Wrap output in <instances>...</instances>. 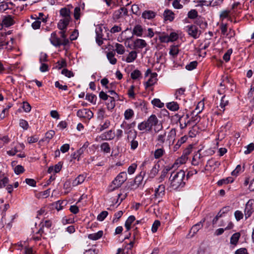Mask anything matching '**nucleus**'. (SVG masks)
Segmentation results:
<instances>
[{
	"instance_id": "nucleus-1",
	"label": "nucleus",
	"mask_w": 254,
	"mask_h": 254,
	"mask_svg": "<svg viewBox=\"0 0 254 254\" xmlns=\"http://www.w3.org/2000/svg\"><path fill=\"white\" fill-rule=\"evenodd\" d=\"M185 178V172L183 170L173 172L170 177L171 188L174 190H180L183 188L186 184Z\"/></svg>"
},
{
	"instance_id": "nucleus-2",
	"label": "nucleus",
	"mask_w": 254,
	"mask_h": 254,
	"mask_svg": "<svg viewBox=\"0 0 254 254\" xmlns=\"http://www.w3.org/2000/svg\"><path fill=\"white\" fill-rule=\"evenodd\" d=\"M60 14L62 19L58 23V28L59 29H66L71 20L70 11L68 8L64 7L60 9Z\"/></svg>"
},
{
	"instance_id": "nucleus-3",
	"label": "nucleus",
	"mask_w": 254,
	"mask_h": 254,
	"mask_svg": "<svg viewBox=\"0 0 254 254\" xmlns=\"http://www.w3.org/2000/svg\"><path fill=\"white\" fill-rule=\"evenodd\" d=\"M151 163L149 161H144L140 167L141 172L139 174L137 175L134 179V183L137 186L141 184L143 181L144 176H145L146 171L148 168H151Z\"/></svg>"
},
{
	"instance_id": "nucleus-4",
	"label": "nucleus",
	"mask_w": 254,
	"mask_h": 254,
	"mask_svg": "<svg viewBox=\"0 0 254 254\" xmlns=\"http://www.w3.org/2000/svg\"><path fill=\"white\" fill-rule=\"evenodd\" d=\"M151 129L153 127L155 133H158L163 130V127L162 123H159V120L155 115L152 114L146 120Z\"/></svg>"
},
{
	"instance_id": "nucleus-5",
	"label": "nucleus",
	"mask_w": 254,
	"mask_h": 254,
	"mask_svg": "<svg viewBox=\"0 0 254 254\" xmlns=\"http://www.w3.org/2000/svg\"><path fill=\"white\" fill-rule=\"evenodd\" d=\"M126 133L127 134V140L130 142V149L133 150L136 149L138 145V142L136 140L137 131L135 130H129Z\"/></svg>"
},
{
	"instance_id": "nucleus-6",
	"label": "nucleus",
	"mask_w": 254,
	"mask_h": 254,
	"mask_svg": "<svg viewBox=\"0 0 254 254\" xmlns=\"http://www.w3.org/2000/svg\"><path fill=\"white\" fill-rule=\"evenodd\" d=\"M127 175L126 172L120 173L113 181L112 183L114 185L113 190L119 188L127 180Z\"/></svg>"
},
{
	"instance_id": "nucleus-7",
	"label": "nucleus",
	"mask_w": 254,
	"mask_h": 254,
	"mask_svg": "<svg viewBox=\"0 0 254 254\" xmlns=\"http://www.w3.org/2000/svg\"><path fill=\"white\" fill-rule=\"evenodd\" d=\"M77 117L89 121L93 117V112L88 109L83 108L77 111Z\"/></svg>"
},
{
	"instance_id": "nucleus-8",
	"label": "nucleus",
	"mask_w": 254,
	"mask_h": 254,
	"mask_svg": "<svg viewBox=\"0 0 254 254\" xmlns=\"http://www.w3.org/2000/svg\"><path fill=\"white\" fill-rule=\"evenodd\" d=\"M186 30L188 34L194 39H197L200 34V31L198 30L197 27L194 25H188L186 27Z\"/></svg>"
},
{
	"instance_id": "nucleus-9",
	"label": "nucleus",
	"mask_w": 254,
	"mask_h": 254,
	"mask_svg": "<svg viewBox=\"0 0 254 254\" xmlns=\"http://www.w3.org/2000/svg\"><path fill=\"white\" fill-rule=\"evenodd\" d=\"M128 11L125 7H121L118 10L114 11L113 18L114 20H118L127 15Z\"/></svg>"
},
{
	"instance_id": "nucleus-10",
	"label": "nucleus",
	"mask_w": 254,
	"mask_h": 254,
	"mask_svg": "<svg viewBox=\"0 0 254 254\" xmlns=\"http://www.w3.org/2000/svg\"><path fill=\"white\" fill-rule=\"evenodd\" d=\"M254 211V200L253 199L249 200L246 204L245 209V215L246 218L247 219L252 215Z\"/></svg>"
},
{
	"instance_id": "nucleus-11",
	"label": "nucleus",
	"mask_w": 254,
	"mask_h": 254,
	"mask_svg": "<svg viewBox=\"0 0 254 254\" xmlns=\"http://www.w3.org/2000/svg\"><path fill=\"white\" fill-rule=\"evenodd\" d=\"M13 18L14 17L10 15L3 16L1 26L8 27L13 25L15 23Z\"/></svg>"
},
{
	"instance_id": "nucleus-12",
	"label": "nucleus",
	"mask_w": 254,
	"mask_h": 254,
	"mask_svg": "<svg viewBox=\"0 0 254 254\" xmlns=\"http://www.w3.org/2000/svg\"><path fill=\"white\" fill-rule=\"evenodd\" d=\"M204 221V220H203V222L201 221L192 226V227H191L190 231V233L188 234V237L189 238H191L193 237L194 235L199 231V230L202 228L203 226L202 223Z\"/></svg>"
},
{
	"instance_id": "nucleus-13",
	"label": "nucleus",
	"mask_w": 254,
	"mask_h": 254,
	"mask_svg": "<svg viewBox=\"0 0 254 254\" xmlns=\"http://www.w3.org/2000/svg\"><path fill=\"white\" fill-rule=\"evenodd\" d=\"M50 40L51 44L56 47L63 45L62 40L58 37L56 32H54L51 34Z\"/></svg>"
},
{
	"instance_id": "nucleus-14",
	"label": "nucleus",
	"mask_w": 254,
	"mask_h": 254,
	"mask_svg": "<svg viewBox=\"0 0 254 254\" xmlns=\"http://www.w3.org/2000/svg\"><path fill=\"white\" fill-rule=\"evenodd\" d=\"M149 162L151 163V167L149 168L151 169V170L148 173V176L150 178H153L158 173L160 165L157 164H153L152 162Z\"/></svg>"
},
{
	"instance_id": "nucleus-15",
	"label": "nucleus",
	"mask_w": 254,
	"mask_h": 254,
	"mask_svg": "<svg viewBox=\"0 0 254 254\" xmlns=\"http://www.w3.org/2000/svg\"><path fill=\"white\" fill-rule=\"evenodd\" d=\"M165 187L164 185H159L157 188L155 190L154 196L156 198L162 197L165 195Z\"/></svg>"
},
{
	"instance_id": "nucleus-16",
	"label": "nucleus",
	"mask_w": 254,
	"mask_h": 254,
	"mask_svg": "<svg viewBox=\"0 0 254 254\" xmlns=\"http://www.w3.org/2000/svg\"><path fill=\"white\" fill-rule=\"evenodd\" d=\"M147 46L145 41L141 39H137L133 42V49H142Z\"/></svg>"
},
{
	"instance_id": "nucleus-17",
	"label": "nucleus",
	"mask_w": 254,
	"mask_h": 254,
	"mask_svg": "<svg viewBox=\"0 0 254 254\" xmlns=\"http://www.w3.org/2000/svg\"><path fill=\"white\" fill-rule=\"evenodd\" d=\"M163 17L164 20L172 21L175 18V14L171 10L166 9L163 13Z\"/></svg>"
},
{
	"instance_id": "nucleus-18",
	"label": "nucleus",
	"mask_w": 254,
	"mask_h": 254,
	"mask_svg": "<svg viewBox=\"0 0 254 254\" xmlns=\"http://www.w3.org/2000/svg\"><path fill=\"white\" fill-rule=\"evenodd\" d=\"M115 136V133L113 130L111 129L102 133L100 136V138H101L102 140H112L114 138Z\"/></svg>"
},
{
	"instance_id": "nucleus-19",
	"label": "nucleus",
	"mask_w": 254,
	"mask_h": 254,
	"mask_svg": "<svg viewBox=\"0 0 254 254\" xmlns=\"http://www.w3.org/2000/svg\"><path fill=\"white\" fill-rule=\"evenodd\" d=\"M157 74L156 72H154L151 74L150 78L145 83V88H148L154 85L157 81Z\"/></svg>"
},
{
	"instance_id": "nucleus-20",
	"label": "nucleus",
	"mask_w": 254,
	"mask_h": 254,
	"mask_svg": "<svg viewBox=\"0 0 254 254\" xmlns=\"http://www.w3.org/2000/svg\"><path fill=\"white\" fill-rule=\"evenodd\" d=\"M137 128L140 131H150L152 130L146 120H145L139 123L137 126Z\"/></svg>"
},
{
	"instance_id": "nucleus-21",
	"label": "nucleus",
	"mask_w": 254,
	"mask_h": 254,
	"mask_svg": "<svg viewBox=\"0 0 254 254\" xmlns=\"http://www.w3.org/2000/svg\"><path fill=\"white\" fill-rule=\"evenodd\" d=\"M166 137V132L165 131L163 133L159 134L156 139V141L157 142L156 146H162L165 142Z\"/></svg>"
},
{
	"instance_id": "nucleus-22",
	"label": "nucleus",
	"mask_w": 254,
	"mask_h": 254,
	"mask_svg": "<svg viewBox=\"0 0 254 254\" xmlns=\"http://www.w3.org/2000/svg\"><path fill=\"white\" fill-rule=\"evenodd\" d=\"M194 23L196 25L199 26L200 28L204 29L207 27V23L206 22L204 21V19L203 18L198 16L194 21Z\"/></svg>"
},
{
	"instance_id": "nucleus-23",
	"label": "nucleus",
	"mask_w": 254,
	"mask_h": 254,
	"mask_svg": "<svg viewBox=\"0 0 254 254\" xmlns=\"http://www.w3.org/2000/svg\"><path fill=\"white\" fill-rule=\"evenodd\" d=\"M86 177V174H81L76 177L72 182L73 186H76L82 184Z\"/></svg>"
},
{
	"instance_id": "nucleus-24",
	"label": "nucleus",
	"mask_w": 254,
	"mask_h": 254,
	"mask_svg": "<svg viewBox=\"0 0 254 254\" xmlns=\"http://www.w3.org/2000/svg\"><path fill=\"white\" fill-rule=\"evenodd\" d=\"M143 31V29L140 25H135L132 30V34L137 36L140 37L142 36Z\"/></svg>"
},
{
	"instance_id": "nucleus-25",
	"label": "nucleus",
	"mask_w": 254,
	"mask_h": 254,
	"mask_svg": "<svg viewBox=\"0 0 254 254\" xmlns=\"http://www.w3.org/2000/svg\"><path fill=\"white\" fill-rule=\"evenodd\" d=\"M199 150L193 156L192 160V164L194 166H197L201 162V155L199 153Z\"/></svg>"
},
{
	"instance_id": "nucleus-26",
	"label": "nucleus",
	"mask_w": 254,
	"mask_h": 254,
	"mask_svg": "<svg viewBox=\"0 0 254 254\" xmlns=\"http://www.w3.org/2000/svg\"><path fill=\"white\" fill-rule=\"evenodd\" d=\"M66 29H60L61 31L59 32L61 38L63 39L62 42L64 46H66L69 43V40L66 38L67 36L65 34Z\"/></svg>"
},
{
	"instance_id": "nucleus-27",
	"label": "nucleus",
	"mask_w": 254,
	"mask_h": 254,
	"mask_svg": "<svg viewBox=\"0 0 254 254\" xmlns=\"http://www.w3.org/2000/svg\"><path fill=\"white\" fill-rule=\"evenodd\" d=\"M166 107L168 109L172 111H177L179 109V104L175 102H171L167 103Z\"/></svg>"
},
{
	"instance_id": "nucleus-28",
	"label": "nucleus",
	"mask_w": 254,
	"mask_h": 254,
	"mask_svg": "<svg viewBox=\"0 0 254 254\" xmlns=\"http://www.w3.org/2000/svg\"><path fill=\"white\" fill-rule=\"evenodd\" d=\"M103 234V232L102 231H99L97 233L88 235V238L92 240H97L102 237Z\"/></svg>"
},
{
	"instance_id": "nucleus-29",
	"label": "nucleus",
	"mask_w": 254,
	"mask_h": 254,
	"mask_svg": "<svg viewBox=\"0 0 254 254\" xmlns=\"http://www.w3.org/2000/svg\"><path fill=\"white\" fill-rule=\"evenodd\" d=\"M188 137L186 135L181 137V138L178 140L177 142L175 145L174 147V151H176V150H177L181 146V145L185 143Z\"/></svg>"
},
{
	"instance_id": "nucleus-30",
	"label": "nucleus",
	"mask_w": 254,
	"mask_h": 254,
	"mask_svg": "<svg viewBox=\"0 0 254 254\" xmlns=\"http://www.w3.org/2000/svg\"><path fill=\"white\" fill-rule=\"evenodd\" d=\"M179 52V49L178 45H172L170 47L169 54L173 58H175Z\"/></svg>"
},
{
	"instance_id": "nucleus-31",
	"label": "nucleus",
	"mask_w": 254,
	"mask_h": 254,
	"mask_svg": "<svg viewBox=\"0 0 254 254\" xmlns=\"http://www.w3.org/2000/svg\"><path fill=\"white\" fill-rule=\"evenodd\" d=\"M137 58V53L134 51H131L128 55L126 61L127 63L133 62Z\"/></svg>"
},
{
	"instance_id": "nucleus-32",
	"label": "nucleus",
	"mask_w": 254,
	"mask_h": 254,
	"mask_svg": "<svg viewBox=\"0 0 254 254\" xmlns=\"http://www.w3.org/2000/svg\"><path fill=\"white\" fill-rule=\"evenodd\" d=\"M204 107V102L203 100L200 101L199 102L193 111L194 113H196V114H199L201 113L203 110Z\"/></svg>"
},
{
	"instance_id": "nucleus-33",
	"label": "nucleus",
	"mask_w": 254,
	"mask_h": 254,
	"mask_svg": "<svg viewBox=\"0 0 254 254\" xmlns=\"http://www.w3.org/2000/svg\"><path fill=\"white\" fill-rule=\"evenodd\" d=\"M176 135V131L175 128H172L167 135V139L166 141H169V143L171 142V140H173V141L175 140Z\"/></svg>"
},
{
	"instance_id": "nucleus-34",
	"label": "nucleus",
	"mask_w": 254,
	"mask_h": 254,
	"mask_svg": "<svg viewBox=\"0 0 254 254\" xmlns=\"http://www.w3.org/2000/svg\"><path fill=\"white\" fill-rule=\"evenodd\" d=\"M142 16L145 19H151L155 16V13L152 11H145L142 13Z\"/></svg>"
},
{
	"instance_id": "nucleus-35",
	"label": "nucleus",
	"mask_w": 254,
	"mask_h": 254,
	"mask_svg": "<svg viewBox=\"0 0 254 254\" xmlns=\"http://www.w3.org/2000/svg\"><path fill=\"white\" fill-rule=\"evenodd\" d=\"M115 106V99L114 97H109V99L107 103V107L109 110L114 108Z\"/></svg>"
},
{
	"instance_id": "nucleus-36",
	"label": "nucleus",
	"mask_w": 254,
	"mask_h": 254,
	"mask_svg": "<svg viewBox=\"0 0 254 254\" xmlns=\"http://www.w3.org/2000/svg\"><path fill=\"white\" fill-rule=\"evenodd\" d=\"M234 179L232 177H227L225 179H221L218 181L217 185L218 186H222L223 184H228L229 183H232L233 182Z\"/></svg>"
},
{
	"instance_id": "nucleus-37",
	"label": "nucleus",
	"mask_w": 254,
	"mask_h": 254,
	"mask_svg": "<svg viewBox=\"0 0 254 254\" xmlns=\"http://www.w3.org/2000/svg\"><path fill=\"white\" fill-rule=\"evenodd\" d=\"M115 54L113 52H109L107 54V57L110 63L112 64H115L117 63V59L115 58Z\"/></svg>"
},
{
	"instance_id": "nucleus-38",
	"label": "nucleus",
	"mask_w": 254,
	"mask_h": 254,
	"mask_svg": "<svg viewBox=\"0 0 254 254\" xmlns=\"http://www.w3.org/2000/svg\"><path fill=\"white\" fill-rule=\"evenodd\" d=\"M134 116V112L131 109L126 110L124 113V117L126 120H128L131 119Z\"/></svg>"
},
{
	"instance_id": "nucleus-39",
	"label": "nucleus",
	"mask_w": 254,
	"mask_h": 254,
	"mask_svg": "<svg viewBox=\"0 0 254 254\" xmlns=\"http://www.w3.org/2000/svg\"><path fill=\"white\" fill-rule=\"evenodd\" d=\"M115 48V51L118 54L123 55L125 52V49L122 44L116 43Z\"/></svg>"
},
{
	"instance_id": "nucleus-40",
	"label": "nucleus",
	"mask_w": 254,
	"mask_h": 254,
	"mask_svg": "<svg viewBox=\"0 0 254 254\" xmlns=\"http://www.w3.org/2000/svg\"><path fill=\"white\" fill-rule=\"evenodd\" d=\"M240 235L239 233H234L231 237L230 243L231 244L236 245L240 238Z\"/></svg>"
},
{
	"instance_id": "nucleus-41",
	"label": "nucleus",
	"mask_w": 254,
	"mask_h": 254,
	"mask_svg": "<svg viewBox=\"0 0 254 254\" xmlns=\"http://www.w3.org/2000/svg\"><path fill=\"white\" fill-rule=\"evenodd\" d=\"M52 226V222L50 220H46L45 221L44 223L42 224V227L39 229V230L37 233V234H40V236L41 234L44 232V231L43 230V227H46L48 228H50Z\"/></svg>"
},
{
	"instance_id": "nucleus-42",
	"label": "nucleus",
	"mask_w": 254,
	"mask_h": 254,
	"mask_svg": "<svg viewBox=\"0 0 254 254\" xmlns=\"http://www.w3.org/2000/svg\"><path fill=\"white\" fill-rule=\"evenodd\" d=\"M165 153L163 148H158L154 151V156L155 159H159L162 157Z\"/></svg>"
},
{
	"instance_id": "nucleus-43",
	"label": "nucleus",
	"mask_w": 254,
	"mask_h": 254,
	"mask_svg": "<svg viewBox=\"0 0 254 254\" xmlns=\"http://www.w3.org/2000/svg\"><path fill=\"white\" fill-rule=\"evenodd\" d=\"M198 17V13L195 9H191L188 13V17L191 19H196Z\"/></svg>"
},
{
	"instance_id": "nucleus-44",
	"label": "nucleus",
	"mask_w": 254,
	"mask_h": 254,
	"mask_svg": "<svg viewBox=\"0 0 254 254\" xmlns=\"http://www.w3.org/2000/svg\"><path fill=\"white\" fill-rule=\"evenodd\" d=\"M55 134V132L53 130H50L47 132L45 134V138L43 139L44 141H47L49 142L51 139Z\"/></svg>"
},
{
	"instance_id": "nucleus-45",
	"label": "nucleus",
	"mask_w": 254,
	"mask_h": 254,
	"mask_svg": "<svg viewBox=\"0 0 254 254\" xmlns=\"http://www.w3.org/2000/svg\"><path fill=\"white\" fill-rule=\"evenodd\" d=\"M230 13V10H224L221 11L220 13V18L221 20H223L224 19L228 17Z\"/></svg>"
},
{
	"instance_id": "nucleus-46",
	"label": "nucleus",
	"mask_w": 254,
	"mask_h": 254,
	"mask_svg": "<svg viewBox=\"0 0 254 254\" xmlns=\"http://www.w3.org/2000/svg\"><path fill=\"white\" fill-rule=\"evenodd\" d=\"M141 72L138 69H135L130 74L131 78L132 79H137L140 76H141Z\"/></svg>"
},
{
	"instance_id": "nucleus-47",
	"label": "nucleus",
	"mask_w": 254,
	"mask_h": 254,
	"mask_svg": "<svg viewBox=\"0 0 254 254\" xmlns=\"http://www.w3.org/2000/svg\"><path fill=\"white\" fill-rule=\"evenodd\" d=\"M151 102L154 106L160 108H163L164 106V104L161 102L159 99H154Z\"/></svg>"
},
{
	"instance_id": "nucleus-48",
	"label": "nucleus",
	"mask_w": 254,
	"mask_h": 254,
	"mask_svg": "<svg viewBox=\"0 0 254 254\" xmlns=\"http://www.w3.org/2000/svg\"><path fill=\"white\" fill-rule=\"evenodd\" d=\"M185 91L186 89L184 88H181L177 90L175 94L176 98L180 99V97L184 94Z\"/></svg>"
},
{
	"instance_id": "nucleus-49",
	"label": "nucleus",
	"mask_w": 254,
	"mask_h": 254,
	"mask_svg": "<svg viewBox=\"0 0 254 254\" xmlns=\"http://www.w3.org/2000/svg\"><path fill=\"white\" fill-rule=\"evenodd\" d=\"M105 117V111L103 108H100L97 112V119L99 120H103Z\"/></svg>"
},
{
	"instance_id": "nucleus-50",
	"label": "nucleus",
	"mask_w": 254,
	"mask_h": 254,
	"mask_svg": "<svg viewBox=\"0 0 254 254\" xmlns=\"http://www.w3.org/2000/svg\"><path fill=\"white\" fill-rule=\"evenodd\" d=\"M101 149L102 151L106 153L110 152V147L108 143L104 142L101 145Z\"/></svg>"
},
{
	"instance_id": "nucleus-51",
	"label": "nucleus",
	"mask_w": 254,
	"mask_h": 254,
	"mask_svg": "<svg viewBox=\"0 0 254 254\" xmlns=\"http://www.w3.org/2000/svg\"><path fill=\"white\" fill-rule=\"evenodd\" d=\"M197 65V62L196 61H193L190 62L189 64H188L186 66V68L189 70H191L196 68Z\"/></svg>"
},
{
	"instance_id": "nucleus-52",
	"label": "nucleus",
	"mask_w": 254,
	"mask_h": 254,
	"mask_svg": "<svg viewBox=\"0 0 254 254\" xmlns=\"http://www.w3.org/2000/svg\"><path fill=\"white\" fill-rule=\"evenodd\" d=\"M228 100L226 98V96L225 95L223 96L221 98V103L220 105L221 108L223 109V111L225 110L224 108L226 106H227L228 104Z\"/></svg>"
},
{
	"instance_id": "nucleus-53",
	"label": "nucleus",
	"mask_w": 254,
	"mask_h": 254,
	"mask_svg": "<svg viewBox=\"0 0 254 254\" xmlns=\"http://www.w3.org/2000/svg\"><path fill=\"white\" fill-rule=\"evenodd\" d=\"M108 212L107 211H102L97 216V220L100 221H103L107 216Z\"/></svg>"
},
{
	"instance_id": "nucleus-54",
	"label": "nucleus",
	"mask_w": 254,
	"mask_h": 254,
	"mask_svg": "<svg viewBox=\"0 0 254 254\" xmlns=\"http://www.w3.org/2000/svg\"><path fill=\"white\" fill-rule=\"evenodd\" d=\"M111 125V122L109 120H106L103 125H100V131H102L104 129L108 128Z\"/></svg>"
},
{
	"instance_id": "nucleus-55",
	"label": "nucleus",
	"mask_w": 254,
	"mask_h": 254,
	"mask_svg": "<svg viewBox=\"0 0 254 254\" xmlns=\"http://www.w3.org/2000/svg\"><path fill=\"white\" fill-rule=\"evenodd\" d=\"M170 169H171L170 167H167V168H165V169H164L162 170V171L161 172V175L159 178L160 182H161L164 180V179L166 177L167 174L170 170Z\"/></svg>"
},
{
	"instance_id": "nucleus-56",
	"label": "nucleus",
	"mask_w": 254,
	"mask_h": 254,
	"mask_svg": "<svg viewBox=\"0 0 254 254\" xmlns=\"http://www.w3.org/2000/svg\"><path fill=\"white\" fill-rule=\"evenodd\" d=\"M81 9L80 7H76L74 9V17L76 20H78L80 16Z\"/></svg>"
},
{
	"instance_id": "nucleus-57",
	"label": "nucleus",
	"mask_w": 254,
	"mask_h": 254,
	"mask_svg": "<svg viewBox=\"0 0 254 254\" xmlns=\"http://www.w3.org/2000/svg\"><path fill=\"white\" fill-rule=\"evenodd\" d=\"M8 44V42L6 41L4 38L0 39V50L6 49L7 46Z\"/></svg>"
},
{
	"instance_id": "nucleus-58",
	"label": "nucleus",
	"mask_w": 254,
	"mask_h": 254,
	"mask_svg": "<svg viewBox=\"0 0 254 254\" xmlns=\"http://www.w3.org/2000/svg\"><path fill=\"white\" fill-rule=\"evenodd\" d=\"M232 53V49H230L227 50V52L224 55L223 59L226 62H228L229 61L230 59V56Z\"/></svg>"
},
{
	"instance_id": "nucleus-59",
	"label": "nucleus",
	"mask_w": 254,
	"mask_h": 254,
	"mask_svg": "<svg viewBox=\"0 0 254 254\" xmlns=\"http://www.w3.org/2000/svg\"><path fill=\"white\" fill-rule=\"evenodd\" d=\"M247 149L244 151L245 154H248L254 150V143H251L246 147Z\"/></svg>"
},
{
	"instance_id": "nucleus-60",
	"label": "nucleus",
	"mask_w": 254,
	"mask_h": 254,
	"mask_svg": "<svg viewBox=\"0 0 254 254\" xmlns=\"http://www.w3.org/2000/svg\"><path fill=\"white\" fill-rule=\"evenodd\" d=\"M25 170L24 167L20 165H17L14 168V172L16 174L19 175L21 173H22L24 172Z\"/></svg>"
},
{
	"instance_id": "nucleus-61",
	"label": "nucleus",
	"mask_w": 254,
	"mask_h": 254,
	"mask_svg": "<svg viewBox=\"0 0 254 254\" xmlns=\"http://www.w3.org/2000/svg\"><path fill=\"white\" fill-rule=\"evenodd\" d=\"M188 158V157H186L184 155L182 154L181 157L178 158L176 162V164H183L186 162L187 161Z\"/></svg>"
},
{
	"instance_id": "nucleus-62",
	"label": "nucleus",
	"mask_w": 254,
	"mask_h": 254,
	"mask_svg": "<svg viewBox=\"0 0 254 254\" xmlns=\"http://www.w3.org/2000/svg\"><path fill=\"white\" fill-rule=\"evenodd\" d=\"M83 151L81 149L77 150L76 152H74L73 154H71V156L72 158L76 159L77 160H79V158L80 155L82 154Z\"/></svg>"
},
{
	"instance_id": "nucleus-63",
	"label": "nucleus",
	"mask_w": 254,
	"mask_h": 254,
	"mask_svg": "<svg viewBox=\"0 0 254 254\" xmlns=\"http://www.w3.org/2000/svg\"><path fill=\"white\" fill-rule=\"evenodd\" d=\"M160 226V222L159 220H155L152 226L151 230L153 233L157 231L158 227Z\"/></svg>"
},
{
	"instance_id": "nucleus-64",
	"label": "nucleus",
	"mask_w": 254,
	"mask_h": 254,
	"mask_svg": "<svg viewBox=\"0 0 254 254\" xmlns=\"http://www.w3.org/2000/svg\"><path fill=\"white\" fill-rule=\"evenodd\" d=\"M181 0H174L172 5L175 8L181 9L183 7V4L180 3Z\"/></svg>"
}]
</instances>
